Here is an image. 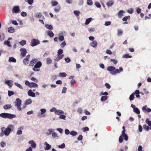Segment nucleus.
<instances>
[{
  "label": "nucleus",
  "mask_w": 151,
  "mask_h": 151,
  "mask_svg": "<svg viewBox=\"0 0 151 151\" xmlns=\"http://www.w3.org/2000/svg\"><path fill=\"white\" fill-rule=\"evenodd\" d=\"M119 70L118 69H116L115 67L112 66H109L107 69V70L109 71L110 74L112 75H115L123 70L122 67H119Z\"/></svg>",
  "instance_id": "nucleus-1"
},
{
  "label": "nucleus",
  "mask_w": 151,
  "mask_h": 151,
  "mask_svg": "<svg viewBox=\"0 0 151 151\" xmlns=\"http://www.w3.org/2000/svg\"><path fill=\"white\" fill-rule=\"evenodd\" d=\"M14 126L12 125H9L6 129H5L4 130V134L6 136H8L11 130L14 129Z\"/></svg>",
  "instance_id": "nucleus-2"
},
{
  "label": "nucleus",
  "mask_w": 151,
  "mask_h": 151,
  "mask_svg": "<svg viewBox=\"0 0 151 151\" xmlns=\"http://www.w3.org/2000/svg\"><path fill=\"white\" fill-rule=\"evenodd\" d=\"M21 102L22 101L19 98L17 99L16 101L14 102L15 106H16L17 109L20 111L21 110Z\"/></svg>",
  "instance_id": "nucleus-3"
},
{
  "label": "nucleus",
  "mask_w": 151,
  "mask_h": 151,
  "mask_svg": "<svg viewBox=\"0 0 151 151\" xmlns=\"http://www.w3.org/2000/svg\"><path fill=\"white\" fill-rule=\"evenodd\" d=\"M40 41L38 40L32 39L31 41L30 45L31 46L33 47L37 45L40 43Z\"/></svg>",
  "instance_id": "nucleus-4"
},
{
  "label": "nucleus",
  "mask_w": 151,
  "mask_h": 151,
  "mask_svg": "<svg viewBox=\"0 0 151 151\" xmlns=\"http://www.w3.org/2000/svg\"><path fill=\"white\" fill-rule=\"evenodd\" d=\"M12 12L13 13H17L20 12L19 8L18 6H14L12 9Z\"/></svg>",
  "instance_id": "nucleus-5"
},
{
  "label": "nucleus",
  "mask_w": 151,
  "mask_h": 151,
  "mask_svg": "<svg viewBox=\"0 0 151 151\" xmlns=\"http://www.w3.org/2000/svg\"><path fill=\"white\" fill-rule=\"evenodd\" d=\"M20 51L21 52V55L23 57L25 56L26 55V53H27V52L26 49L25 48H22L21 49Z\"/></svg>",
  "instance_id": "nucleus-6"
},
{
  "label": "nucleus",
  "mask_w": 151,
  "mask_h": 151,
  "mask_svg": "<svg viewBox=\"0 0 151 151\" xmlns=\"http://www.w3.org/2000/svg\"><path fill=\"white\" fill-rule=\"evenodd\" d=\"M29 144H30L33 148H35L36 146V144L33 140H31L29 142Z\"/></svg>",
  "instance_id": "nucleus-7"
},
{
  "label": "nucleus",
  "mask_w": 151,
  "mask_h": 151,
  "mask_svg": "<svg viewBox=\"0 0 151 151\" xmlns=\"http://www.w3.org/2000/svg\"><path fill=\"white\" fill-rule=\"evenodd\" d=\"M37 58H35L32 60L30 62L29 64V65L30 66H33L34 64H35L37 61Z\"/></svg>",
  "instance_id": "nucleus-8"
},
{
  "label": "nucleus",
  "mask_w": 151,
  "mask_h": 151,
  "mask_svg": "<svg viewBox=\"0 0 151 151\" xmlns=\"http://www.w3.org/2000/svg\"><path fill=\"white\" fill-rule=\"evenodd\" d=\"M28 94L29 96L32 97H35V94L31 90H29L28 92Z\"/></svg>",
  "instance_id": "nucleus-9"
},
{
  "label": "nucleus",
  "mask_w": 151,
  "mask_h": 151,
  "mask_svg": "<svg viewBox=\"0 0 151 151\" xmlns=\"http://www.w3.org/2000/svg\"><path fill=\"white\" fill-rule=\"evenodd\" d=\"M16 117V115L14 114H12L9 113H7V118L11 119Z\"/></svg>",
  "instance_id": "nucleus-10"
},
{
  "label": "nucleus",
  "mask_w": 151,
  "mask_h": 151,
  "mask_svg": "<svg viewBox=\"0 0 151 151\" xmlns=\"http://www.w3.org/2000/svg\"><path fill=\"white\" fill-rule=\"evenodd\" d=\"M12 38L9 37L8 38V40L7 41H5L4 42V44L5 45H7L9 47H11L12 46V45L10 44V42L8 40H9L12 39Z\"/></svg>",
  "instance_id": "nucleus-11"
},
{
  "label": "nucleus",
  "mask_w": 151,
  "mask_h": 151,
  "mask_svg": "<svg viewBox=\"0 0 151 151\" xmlns=\"http://www.w3.org/2000/svg\"><path fill=\"white\" fill-rule=\"evenodd\" d=\"M147 106L145 105L142 108V109L143 110L147 112H150L151 111V109L150 108L147 109Z\"/></svg>",
  "instance_id": "nucleus-12"
},
{
  "label": "nucleus",
  "mask_w": 151,
  "mask_h": 151,
  "mask_svg": "<svg viewBox=\"0 0 151 151\" xmlns=\"http://www.w3.org/2000/svg\"><path fill=\"white\" fill-rule=\"evenodd\" d=\"M42 63L40 61L37 62L35 64L34 66V67L35 68H38L42 66Z\"/></svg>",
  "instance_id": "nucleus-13"
},
{
  "label": "nucleus",
  "mask_w": 151,
  "mask_h": 151,
  "mask_svg": "<svg viewBox=\"0 0 151 151\" xmlns=\"http://www.w3.org/2000/svg\"><path fill=\"white\" fill-rule=\"evenodd\" d=\"M90 45L93 47H95L97 45V42L96 41H93L90 43Z\"/></svg>",
  "instance_id": "nucleus-14"
},
{
  "label": "nucleus",
  "mask_w": 151,
  "mask_h": 151,
  "mask_svg": "<svg viewBox=\"0 0 151 151\" xmlns=\"http://www.w3.org/2000/svg\"><path fill=\"white\" fill-rule=\"evenodd\" d=\"M55 113L56 114L58 115L64 113V112L63 111L59 110H57Z\"/></svg>",
  "instance_id": "nucleus-15"
},
{
  "label": "nucleus",
  "mask_w": 151,
  "mask_h": 151,
  "mask_svg": "<svg viewBox=\"0 0 151 151\" xmlns=\"http://www.w3.org/2000/svg\"><path fill=\"white\" fill-rule=\"evenodd\" d=\"M124 13V12L123 10L120 11L117 13L118 17L119 18L122 17L123 15V14Z\"/></svg>",
  "instance_id": "nucleus-16"
},
{
  "label": "nucleus",
  "mask_w": 151,
  "mask_h": 151,
  "mask_svg": "<svg viewBox=\"0 0 151 151\" xmlns=\"http://www.w3.org/2000/svg\"><path fill=\"white\" fill-rule=\"evenodd\" d=\"M45 144L46 145V146L45 147V150H48L51 148V145L48 144L47 142H45Z\"/></svg>",
  "instance_id": "nucleus-17"
},
{
  "label": "nucleus",
  "mask_w": 151,
  "mask_h": 151,
  "mask_svg": "<svg viewBox=\"0 0 151 151\" xmlns=\"http://www.w3.org/2000/svg\"><path fill=\"white\" fill-rule=\"evenodd\" d=\"M29 87L31 88L32 87H37L38 85L36 83L34 82H31L30 83Z\"/></svg>",
  "instance_id": "nucleus-18"
},
{
  "label": "nucleus",
  "mask_w": 151,
  "mask_h": 151,
  "mask_svg": "<svg viewBox=\"0 0 151 151\" xmlns=\"http://www.w3.org/2000/svg\"><path fill=\"white\" fill-rule=\"evenodd\" d=\"M134 94H136V96L137 98H140V96L139 95V90H137L134 92Z\"/></svg>",
  "instance_id": "nucleus-19"
},
{
  "label": "nucleus",
  "mask_w": 151,
  "mask_h": 151,
  "mask_svg": "<svg viewBox=\"0 0 151 151\" xmlns=\"http://www.w3.org/2000/svg\"><path fill=\"white\" fill-rule=\"evenodd\" d=\"M9 61L10 62L15 63L16 62V60L14 58L10 57L9 58Z\"/></svg>",
  "instance_id": "nucleus-20"
},
{
  "label": "nucleus",
  "mask_w": 151,
  "mask_h": 151,
  "mask_svg": "<svg viewBox=\"0 0 151 151\" xmlns=\"http://www.w3.org/2000/svg\"><path fill=\"white\" fill-rule=\"evenodd\" d=\"M64 56L63 55H60L58 56L56 58H55L54 60L58 61L60 59H62Z\"/></svg>",
  "instance_id": "nucleus-21"
},
{
  "label": "nucleus",
  "mask_w": 151,
  "mask_h": 151,
  "mask_svg": "<svg viewBox=\"0 0 151 151\" xmlns=\"http://www.w3.org/2000/svg\"><path fill=\"white\" fill-rule=\"evenodd\" d=\"M113 4L114 1L112 0L109 1L106 3V5L108 7L111 6Z\"/></svg>",
  "instance_id": "nucleus-22"
},
{
  "label": "nucleus",
  "mask_w": 151,
  "mask_h": 151,
  "mask_svg": "<svg viewBox=\"0 0 151 151\" xmlns=\"http://www.w3.org/2000/svg\"><path fill=\"white\" fill-rule=\"evenodd\" d=\"M12 105L11 104H6L3 107L5 109H8L12 108Z\"/></svg>",
  "instance_id": "nucleus-23"
},
{
  "label": "nucleus",
  "mask_w": 151,
  "mask_h": 151,
  "mask_svg": "<svg viewBox=\"0 0 151 151\" xmlns=\"http://www.w3.org/2000/svg\"><path fill=\"white\" fill-rule=\"evenodd\" d=\"M8 32L9 33H13L14 31V29L12 27H9L8 29Z\"/></svg>",
  "instance_id": "nucleus-24"
},
{
  "label": "nucleus",
  "mask_w": 151,
  "mask_h": 151,
  "mask_svg": "<svg viewBox=\"0 0 151 151\" xmlns=\"http://www.w3.org/2000/svg\"><path fill=\"white\" fill-rule=\"evenodd\" d=\"M7 116V113H2L0 114V117H1L4 118H6Z\"/></svg>",
  "instance_id": "nucleus-25"
},
{
  "label": "nucleus",
  "mask_w": 151,
  "mask_h": 151,
  "mask_svg": "<svg viewBox=\"0 0 151 151\" xmlns=\"http://www.w3.org/2000/svg\"><path fill=\"white\" fill-rule=\"evenodd\" d=\"M46 63L47 64H50L52 63V60L50 58H47L46 60Z\"/></svg>",
  "instance_id": "nucleus-26"
},
{
  "label": "nucleus",
  "mask_w": 151,
  "mask_h": 151,
  "mask_svg": "<svg viewBox=\"0 0 151 151\" xmlns=\"http://www.w3.org/2000/svg\"><path fill=\"white\" fill-rule=\"evenodd\" d=\"M5 83L10 87H11L12 86L13 84L10 82V81H5Z\"/></svg>",
  "instance_id": "nucleus-27"
},
{
  "label": "nucleus",
  "mask_w": 151,
  "mask_h": 151,
  "mask_svg": "<svg viewBox=\"0 0 151 151\" xmlns=\"http://www.w3.org/2000/svg\"><path fill=\"white\" fill-rule=\"evenodd\" d=\"M108 97L107 96H102L101 99V101H106Z\"/></svg>",
  "instance_id": "nucleus-28"
},
{
  "label": "nucleus",
  "mask_w": 151,
  "mask_h": 151,
  "mask_svg": "<svg viewBox=\"0 0 151 151\" xmlns=\"http://www.w3.org/2000/svg\"><path fill=\"white\" fill-rule=\"evenodd\" d=\"M45 27L47 29L50 30L53 29V27L52 26L50 25L46 24L45 25Z\"/></svg>",
  "instance_id": "nucleus-29"
},
{
  "label": "nucleus",
  "mask_w": 151,
  "mask_h": 151,
  "mask_svg": "<svg viewBox=\"0 0 151 151\" xmlns=\"http://www.w3.org/2000/svg\"><path fill=\"white\" fill-rule=\"evenodd\" d=\"M67 74L65 73H60L59 74V76L60 77H64L66 76Z\"/></svg>",
  "instance_id": "nucleus-30"
},
{
  "label": "nucleus",
  "mask_w": 151,
  "mask_h": 151,
  "mask_svg": "<svg viewBox=\"0 0 151 151\" xmlns=\"http://www.w3.org/2000/svg\"><path fill=\"white\" fill-rule=\"evenodd\" d=\"M60 5L57 6L56 7H55L54 9V11L55 12H58L59 10H60Z\"/></svg>",
  "instance_id": "nucleus-31"
},
{
  "label": "nucleus",
  "mask_w": 151,
  "mask_h": 151,
  "mask_svg": "<svg viewBox=\"0 0 151 151\" xmlns=\"http://www.w3.org/2000/svg\"><path fill=\"white\" fill-rule=\"evenodd\" d=\"M92 19L91 18H89L86 20L85 24L86 25L88 24L91 22Z\"/></svg>",
  "instance_id": "nucleus-32"
},
{
  "label": "nucleus",
  "mask_w": 151,
  "mask_h": 151,
  "mask_svg": "<svg viewBox=\"0 0 151 151\" xmlns=\"http://www.w3.org/2000/svg\"><path fill=\"white\" fill-rule=\"evenodd\" d=\"M47 34L50 37H52L54 36V34L52 31H48L47 32Z\"/></svg>",
  "instance_id": "nucleus-33"
},
{
  "label": "nucleus",
  "mask_w": 151,
  "mask_h": 151,
  "mask_svg": "<svg viewBox=\"0 0 151 151\" xmlns=\"http://www.w3.org/2000/svg\"><path fill=\"white\" fill-rule=\"evenodd\" d=\"M134 112L136 113L137 114H140V111L138 108L136 107L134 108Z\"/></svg>",
  "instance_id": "nucleus-34"
},
{
  "label": "nucleus",
  "mask_w": 151,
  "mask_h": 151,
  "mask_svg": "<svg viewBox=\"0 0 151 151\" xmlns=\"http://www.w3.org/2000/svg\"><path fill=\"white\" fill-rule=\"evenodd\" d=\"M5 128L4 127H3L1 128L2 132L0 134V136L2 137L4 135V130H5Z\"/></svg>",
  "instance_id": "nucleus-35"
},
{
  "label": "nucleus",
  "mask_w": 151,
  "mask_h": 151,
  "mask_svg": "<svg viewBox=\"0 0 151 151\" xmlns=\"http://www.w3.org/2000/svg\"><path fill=\"white\" fill-rule=\"evenodd\" d=\"M134 92H133L130 95L129 98V99L130 101H131L134 100Z\"/></svg>",
  "instance_id": "nucleus-36"
},
{
  "label": "nucleus",
  "mask_w": 151,
  "mask_h": 151,
  "mask_svg": "<svg viewBox=\"0 0 151 151\" xmlns=\"http://www.w3.org/2000/svg\"><path fill=\"white\" fill-rule=\"evenodd\" d=\"M32 103V100L31 99H29L26 100L25 102V104L28 105Z\"/></svg>",
  "instance_id": "nucleus-37"
},
{
  "label": "nucleus",
  "mask_w": 151,
  "mask_h": 151,
  "mask_svg": "<svg viewBox=\"0 0 151 151\" xmlns=\"http://www.w3.org/2000/svg\"><path fill=\"white\" fill-rule=\"evenodd\" d=\"M122 57L123 58H131L132 57V56L131 55H129L128 54H127L124 55Z\"/></svg>",
  "instance_id": "nucleus-38"
},
{
  "label": "nucleus",
  "mask_w": 151,
  "mask_h": 151,
  "mask_svg": "<svg viewBox=\"0 0 151 151\" xmlns=\"http://www.w3.org/2000/svg\"><path fill=\"white\" fill-rule=\"evenodd\" d=\"M70 134L72 136H75L77 134V132L75 131H72L70 132Z\"/></svg>",
  "instance_id": "nucleus-39"
},
{
  "label": "nucleus",
  "mask_w": 151,
  "mask_h": 151,
  "mask_svg": "<svg viewBox=\"0 0 151 151\" xmlns=\"http://www.w3.org/2000/svg\"><path fill=\"white\" fill-rule=\"evenodd\" d=\"M130 16H126L123 18L122 20L123 21H127V20L128 19H130Z\"/></svg>",
  "instance_id": "nucleus-40"
},
{
  "label": "nucleus",
  "mask_w": 151,
  "mask_h": 151,
  "mask_svg": "<svg viewBox=\"0 0 151 151\" xmlns=\"http://www.w3.org/2000/svg\"><path fill=\"white\" fill-rule=\"evenodd\" d=\"M146 122L147 124L149 126H151V121L149 120L148 118H147L145 121Z\"/></svg>",
  "instance_id": "nucleus-41"
},
{
  "label": "nucleus",
  "mask_w": 151,
  "mask_h": 151,
  "mask_svg": "<svg viewBox=\"0 0 151 151\" xmlns=\"http://www.w3.org/2000/svg\"><path fill=\"white\" fill-rule=\"evenodd\" d=\"M63 53V50L62 49H60L58 51L57 55L58 56L61 55Z\"/></svg>",
  "instance_id": "nucleus-42"
},
{
  "label": "nucleus",
  "mask_w": 151,
  "mask_h": 151,
  "mask_svg": "<svg viewBox=\"0 0 151 151\" xmlns=\"http://www.w3.org/2000/svg\"><path fill=\"white\" fill-rule=\"evenodd\" d=\"M23 63L25 65H27L29 63V60L25 58L23 60Z\"/></svg>",
  "instance_id": "nucleus-43"
},
{
  "label": "nucleus",
  "mask_w": 151,
  "mask_h": 151,
  "mask_svg": "<svg viewBox=\"0 0 151 151\" xmlns=\"http://www.w3.org/2000/svg\"><path fill=\"white\" fill-rule=\"evenodd\" d=\"M19 43L22 45H24L26 44V41L25 40H22L19 42Z\"/></svg>",
  "instance_id": "nucleus-44"
},
{
  "label": "nucleus",
  "mask_w": 151,
  "mask_h": 151,
  "mask_svg": "<svg viewBox=\"0 0 151 151\" xmlns=\"http://www.w3.org/2000/svg\"><path fill=\"white\" fill-rule=\"evenodd\" d=\"M58 2L56 1H52L51 2V4L53 6H55L58 4Z\"/></svg>",
  "instance_id": "nucleus-45"
},
{
  "label": "nucleus",
  "mask_w": 151,
  "mask_h": 151,
  "mask_svg": "<svg viewBox=\"0 0 151 151\" xmlns=\"http://www.w3.org/2000/svg\"><path fill=\"white\" fill-rule=\"evenodd\" d=\"M143 127L144 129H146L147 131H148L150 129V127L146 124L143 125Z\"/></svg>",
  "instance_id": "nucleus-46"
},
{
  "label": "nucleus",
  "mask_w": 151,
  "mask_h": 151,
  "mask_svg": "<svg viewBox=\"0 0 151 151\" xmlns=\"http://www.w3.org/2000/svg\"><path fill=\"white\" fill-rule=\"evenodd\" d=\"M14 84L16 86L20 88V89H23V87L20 84H19L18 83L16 82L14 83Z\"/></svg>",
  "instance_id": "nucleus-47"
},
{
  "label": "nucleus",
  "mask_w": 151,
  "mask_h": 151,
  "mask_svg": "<svg viewBox=\"0 0 151 151\" xmlns=\"http://www.w3.org/2000/svg\"><path fill=\"white\" fill-rule=\"evenodd\" d=\"M122 33V32L121 30L118 29V30L117 35L118 36H120L121 35Z\"/></svg>",
  "instance_id": "nucleus-48"
},
{
  "label": "nucleus",
  "mask_w": 151,
  "mask_h": 151,
  "mask_svg": "<svg viewBox=\"0 0 151 151\" xmlns=\"http://www.w3.org/2000/svg\"><path fill=\"white\" fill-rule=\"evenodd\" d=\"M123 140V137L121 135L119 138V142L120 143H122Z\"/></svg>",
  "instance_id": "nucleus-49"
},
{
  "label": "nucleus",
  "mask_w": 151,
  "mask_h": 151,
  "mask_svg": "<svg viewBox=\"0 0 151 151\" xmlns=\"http://www.w3.org/2000/svg\"><path fill=\"white\" fill-rule=\"evenodd\" d=\"M65 147V145L64 143H63L60 145H59L58 148H59L63 149Z\"/></svg>",
  "instance_id": "nucleus-50"
},
{
  "label": "nucleus",
  "mask_w": 151,
  "mask_h": 151,
  "mask_svg": "<svg viewBox=\"0 0 151 151\" xmlns=\"http://www.w3.org/2000/svg\"><path fill=\"white\" fill-rule=\"evenodd\" d=\"M42 16V14L41 13H38L36 14V17L38 18H40Z\"/></svg>",
  "instance_id": "nucleus-51"
},
{
  "label": "nucleus",
  "mask_w": 151,
  "mask_h": 151,
  "mask_svg": "<svg viewBox=\"0 0 151 151\" xmlns=\"http://www.w3.org/2000/svg\"><path fill=\"white\" fill-rule=\"evenodd\" d=\"M8 96H10L14 94V92L12 91H8Z\"/></svg>",
  "instance_id": "nucleus-52"
},
{
  "label": "nucleus",
  "mask_w": 151,
  "mask_h": 151,
  "mask_svg": "<svg viewBox=\"0 0 151 151\" xmlns=\"http://www.w3.org/2000/svg\"><path fill=\"white\" fill-rule=\"evenodd\" d=\"M87 4L91 5L93 4V2L91 0H87Z\"/></svg>",
  "instance_id": "nucleus-53"
},
{
  "label": "nucleus",
  "mask_w": 151,
  "mask_h": 151,
  "mask_svg": "<svg viewBox=\"0 0 151 151\" xmlns=\"http://www.w3.org/2000/svg\"><path fill=\"white\" fill-rule=\"evenodd\" d=\"M108 94V93L107 92H101L100 93V95H105L107 96Z\"/></svg>",
  "instance_id": "nucleus-54"
},
{
  "label": "nucleus",
  "mask_w": 151,
  "mask_h": 151,
  "mask_svg": "<svg viewBox=\"0 0 151 151\" xmlns=\"http://www.w3.org/2000/svg\"><path fill=\"white\" fill-rule=\"evenodd\" d=\"M74 14L76 16H78L80 13V12L78 11H74Z\"/></svg>",
  "instance_id": "nucleus-55"
},
{
  "label": "nucleus",
  "mask_w": 151,
  "mask_h": 151,
  "mask_svg": "<svg viewBox=\"0 0 151 151\" xmlns=\"http://www.w3.org/2000/svg\"><path fill=\"white\" fill-rule=\"evenodd\" d=\"M58 39L60 41H63L64 39L63 36V35L60 36L58 37Z\"/></svg>",
  "instance_id": "nucleus-56"
},
{
  "label": "nucleus",
  "mask_w": 151,
  "mask_h": 151,
  "mask_svg": "<svg viewBox=\"0 0 151 151\" xmlns=\"http://www.w3.org/2000/svg\"><path fill=\"white\" fill-rule=\"evenodd\" d=\"M76 83V81L74 79L70 81V83L71 84V85L72 86H74V84L75 83Z\"/></svg>",
  "instance_id": "nucleus-57"
},
{
  "label": "nucleus",
  "mask_w": 151,
  "mask_h": 151,
  "mask_svg": "<svg viewBox=\"0 0 151 151\" xmlns=\"http://www.w3.org/2000/svg\"><path fill=\"white\" fill-rule=\"evenodd\" d=\"M21 15L23 17H25L27 16V13L25 12H22L21 13Z\"/></svg>",
  "instance_id": "nucleus-58"
},
{
  "label": "nucleus",
  "mask_w": 151,
  "mask_h": 151,
  "mask_svg": "<svg viewBox=\"0 0 151 151\" xmlns=\"http://www.w3.org/2000/svg\"><path fill=\"white\" fill-rule=\"evenodd\" d=\"M111 22L110 21H106L105 22V26H109L111 24Z\"/></svg>",
  "instance_id": "nucleus-59"
},
{
  "label": "nucleus",
  "mask_w": 151,
  "mask_h": 151,
  "mask_svg": "<svg viewBox=\"0 0 151 151\" xmlns=\"http://www.w3.org/2000/svg\"><path fill=\"white\" fill-rule=\"evenodd\" d=\"M110 61L114 64H116L117 63V61L115 59H111Z\"/></svg>",
  "instance_id": "nucleus-60"
},
{
  "label": "nucleus",
  "mask_w": 151,
  "mask_h": 151,
  "mask_svg": "<svg viewBox=\"0 0 151 151\" xmlns=\"http://www.w3.org/2000/svg\"><path fill=\"white\" fill-rule=\"evenodd\" d=\"M66 45V43L64 41L61 44L60 46L62 47L63 48Z\"/></svg>",
  "instance_id": "nucleus-61"
},
{
  "label": "nucleus",
  "mask_w": 151,
  "mask_h": 151,
  "mask_svg": "<svg viewBox=\"0 0 151 151\" xmlns=\"http://www.w3.org/2000/svg\"><path fill=\"white\" fill-rule=\"evenodd\" d=\"M66 116L64 115H61L59 117V118L61 119H65Z\"/></svg>",
  "instance_id": "nucleus-62"
},
{
  "label": "nucleus",
  "mask_w": 151,
  "mask_h": 151,
  "mask_svg": "<svg viewBox=\"0 0 151 151\" xmlns=\"http://www.w3.org/2000/svg\"><path fill=\"white\" fill-rule=\"evenodd\" d=\"M67 88L65 87H63L62 90V93H65L66 92Z\"/></svg>",
  "instance_id": "nucleus-63"
},
{
  "label": "nucleus",
  "mask_w": 151,
  "mask_h": 151,
  "mask_svg": "<svg viewBox=\"0 0 151 151\" xmlns=\"http://www.w3.org/2000/svg\"><path fill=\"white\" fill-rule=\"evenodd\" d=\"M105 86L108 89H109L111 88V86L109 85V84L108 83H106L105 84Z\"/></svg>",
  "instance_id": "nucleus-64"
}]
</instances>
